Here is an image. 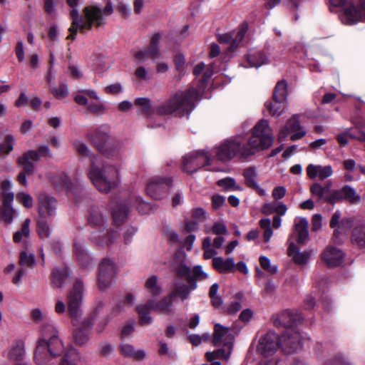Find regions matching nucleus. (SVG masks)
I'll return each mask as SVG.
<instances>
[{"label":"nucleus","instance_id":"1a4fd4ad","mask_svg":"<svg viewBox=\"0 0 365 365\" xmlns=\"http://www.w3.org/2000/svg\"><path fill=\"white\" fill-rule=\"evenodd\" d=\"M87 138L101 153L110 155L119 148V143L110 135L106 125L97 128L93 132L88 133Z\"/></svg>","mask_w":365,"mask_h":365},{"label":"nucleus","instance_id":"c03bdc74","mask_svg":"<svg viewBox=\"0 0 365 365\" xmlns=\"http://www.w3.org/2000/svg\"><path fill=\"white\" fill-rule=\"evenodd\" d=\"M192 290L191 289V286L189 287L187 285H177L174 288V289L170 293L173 295V297H178L180 298L181 300H185L189 297L190 291Z\"/></svg>","mask_w":365,"mask_h":365},{"label":"nucleus","instance_id":"b1692460","mask_svg":"<svg viewBox=\"0 0 365 365\" xmlns=\"http://www.w3.org/2000/svg\"><path fill=\"white\" fill-rule=\"evenodd\" d=\"M292 236L288 240V255L292 258L295 263L298 264H306L312 255V251L304 250V252H300L299 249L295 245L294 241L292 240Z\"/></svg>","mask_w":365,"mask_h":365},{"label":"nucleus","instance_id":"2f4dec72","mask_svg":"<svg viewBox=\"0 0 365 365\" xmlns=\"http://www.w3.org/2000/svg\"><path fill=\"white\" fill-rule=\"evenodd\" d=\"M24 355L25 346L23 341H16L11 345L9 352V357L11 360L20 361Z\"/></svg>","mask_w":365,"mask_h":365},{"label":"nucleus","instance_id":"423d86ee","mask_svg":"<svg viewBox=\"0 0 365 365\" xmlns=\"http://www.w3.org/2000/svg\"><path fill=\"white\" fill-rule=\"evenodd\" d=\"M87 175L96 188L103 193L116 188L120 182V167L107 162L99 166L92 161Z\"/></svg>","mask_w":365,"mask_h":365},{"label":"nucleus","instance_id":"603ef678","mask_svg":"<svg viewBox=\"0 0 365 365\" xmlns=\"http://www.w3.org/2000/svg\"><path fill=\"white\" fill-rule=\"evenodd\" d=\"M103 217L98 209L93 208L88 218V223L92 226H101L103 224Z\"/></svg>","mask_w":365,"mask_h":365},{"label":"nucleus","instance_id":"ea45409f","mask_svg":"<svg viewBox=\"0 0 365 365\" xmlns=\"http://www.w3.org/2000/svg\"><path fill=\"white\" fill-rule=\"evenodd\" d=\"M135 104L140 108V112L145 115H150L154 113V108L151 101L147 98H138L135 100Z\"/></svg>","mask_w":365,"mask_h":365},{"label":"nucleus","instance_id":"a18cd8bd","mask_svg":"<svg viewBox=\"0 0 365 365\" xmlns=\"http://www.w3.org/2000/svg\"><path fill=\"white\" fill-rule=\"evenodd\" d=\"M37 232L41 239L49 237L51 229L47 220L38 219Z\"/></svg>","mask_w":365,"mask_h":365},{"label":"nucleus","instance_id":"bf43d9fd","mask_svg":"<svg viewBox=\"0 0 365 365\" xmlns=\"http://www.w3.org/2000/svg\"><path fill=\"white\" fill-rule=\"evenodd\" d=\"M259 262L261 267L269 273L275 274L277 272V267L276 265L271 264L270 259L268 257L261 256L259 257Z\"/></svg>","mask_w":365,"mask_h":365},{"label":"nucleus","instance_id":"6e6d98bb","mask_svg":"<svg viewBox=\"0 0 365 365\" xmlns=\"http://www.w3.org/2000/svg\"><path fill=\"white\" fill-rule=\"evenodd\" d=\"M74 250L78 260L84 264L88 260V257L83 252V245L80 242H74Z\"/></svg>","mask_w":365,"mask_h":365},{"label":"nucleus","instance_id":"58836bf2","mask_svg":"<svg viewBox=\"0 0 365 365\" xmlns=\"http://www.w3.org/2000/svg\"><path fill=\"white\" fill-rule=\"evenodd\" d=\"M129 209L125 205H116L113 207L112 215L115 222L120 223L124 221L128 215Z\"/></svg>","mask_w":365,"mask_h":365},{"label":"nucleus","instance_id":"bb28decb","mask_svg":"<svg viewBox=\"0 0 365 365\" xmlns=\"http://www.w3.org/2000/svg\"><path fill=\"white\" fill-rule=\"evenodd\" d=\"M307 173L308 177L312 179L319 178L324 180L333 174V170L331 165L322 166L309 164L307 168Z\"/></svg>","mask_w":365,"mask_h":365},{"label":"nucleus","instance_id":"4d7b16f0","mask_svg":"<svg viewBox=\"0 0 365 365\" xmlns=\"http://www.w3.org/2000/svg\"><path fill=\"white\" fill-rule=\"evenodd\" d=\"M34 261L35 259L33 254L26 251L21 252L19 259V264L21 266L32 267Z\"/></svg>","mask_w":365,"mask_h":365},{"label":"nucleus","instance_id":"6e6552de","mask_svg":"<svg viewBox=\"0 0 365 365\" xmlns=\"http://www.w3.org/2000/svg\"><path fill=\"white\" fill-rule=\"evenodd\" d=\"M186 254L182 250H178L170 262L171 269L180 277H186L191 285L192 289L197 288L196 279L204 280L208 277V274L202 269V266H195L192 271L185 264Z\"/></svg>","mask_w":365,"mask_h":365},{"label":"nucleus","instance_id":"49530a36","mask_svg":"<svg viewBox=\"0 0 365 365\" xmlns=\"http://www.w3.org/2000/svg\"><path fill=\"white\" fill-rule=\"evenodd\" d=\"M311 192L313 195L317 197L319 200L324 199L326 201L327 197H330V195H328V188L324 187L319 183L315 182L311 185L310 187Z\"/></svg>","mask_w":365,"mask_h":365},{"label":"nucleus","instance_id":"0eeeda50","mask_svg":"<svg viewBox=\"0 0 365 365\" xmlns=\"http://www.w3.org/2000/svg\"><path fill=\"white\" fill-rule=\"evenodd\" d=\"M202 88H191L186 93H179L158 108L160 114H168L177 111L188 113L194 108V103L202 93Z\"/></svg>","mask_w":365,"mask_h":365},{"label":"nucleus","instance_id":"e2e57ef3","mask_svg":"<svg viewBox=\"0 0 365 365\" xmlns=\"http://www.w3.org/2000/svg\"><path fill=\"white\" fill-rule=\"evenodd\" d=\"M17 200L26 207H31L33 206V199L31 196L25 192H20L16 196Z\"/></svg>","mask_w":365,"mask_h":365},{"label":"nucleus","instance_id":"de8ad7c7","mask_svg":"<svg viewBox=\"0 0 365 365\" xmlns=\"http://www.w3.org/2000/svg\"><path fill=\"white\" fill-rule=\"evenodd\" d=\"M217 185L225 190H229L232 191H240L242 190V187L240 185H237L236 183V181L232 178H226L224 179L219 180L217 181Z\"/></svg>","mask_w":365,"mask_h":365},{"label":"nucleus","instance_id":"cd10ccee","mask_svg":"<svg viewBox=\"0 0 365 365\" xmlns=\"http://www.w3.org/2000/svg\"><path fill=\"white\" fill-rule=\"evenodd\" d=\"M294 234L297 235L296 241L303 245L308 239V221L304 217H297L294 220Z\"/></svg>","mask_w":365,"mask_h":365},{"label":"nucleus","instance_id":"69168bd1","mask_svg":"<svg viewBox=\"0 0 365 365\" xmlns=\"http://www.w3.org/2000/svg\"><path fill=\"white\" fill-rule=\"evenodd\" d=\"M32 319L36 322L43 321L47 317V313L39 309H34L31 312Z\"/></svg>","mask_w":365,"mask_h":365},{"label":"nucleus","instance_id":"f8f14e48","mask_svg":"<svg viewBox=\"0 0 365 365\" xmlns=\"http://www.w3.org/2000/svg\"><path fill=\"white\" fill-rule=\"evenodd\" d=\"M344 227L352 228L351 243L360 248H365V222L354 218H344L341 220L339 228Z\"/></svg>","mask_w":365,"mask_h":365},{"label":"nucleus","instance_id":"f03ea898","mask_svg":"<svg viewBox=\"0 0 365 365\" xmlns=\"http://www.w3.org/2000/svg\"><path fill=\"white\" fill-rule=\"evenodd\" d=\"M59 358L58 365H79L81 353L71 346H65L58 329L46 323L41 328V336L36 342L34 359L38 364H47Z\"/></svg>","mask_w":365,"mask_h":365},{"label":"nucleus","instance_id":"09e8293b","mask_svg":"<svg viewBox=\"0 0 365 365\" xmlns=\"http://www.w3.org/2000/svg\"><path fill=\"white\" fill-rule=\"evenodd\" d=\"M259 226L263 230V237L265 242H269L273 235L271 220L269 218H262L259 221Z\"/></svg>","mask_w":365,"mask_h":365},{"label":"nucleus","instance_id":"dca6fc26","mask_svg":"<svg viewBox=\"0 0 365 365\" xmlns=\"http://www.w3.org/2000/svg\"><path fill=\"white\" fill-rule=\"evenodd\" d=\"M339 17L341 22L347 25L356 24L359 20L365 21V0H361L359 10L351 5L344 7Z\"/></svg>","mask_w":365,"mask_h":365},{"label":"nucleus","instance_id":"774afa93","mask_svg":"<svg viewBox=\"0 0 365 365\" xmlns=\"http://www.w3.org/2000/svg\"><path fill=\"white\" fill-rule=\"evenodd\" d=\"M135 76L140 81L148 80L150 78L148 70L143 66H139L135 69Z\"/></svg>","mask_w":365,"mask_h":365},{"label":"nucleus","instance_id":"6ab92c4d","mask_svg":"<svg viewBox=\"0 0 365 365\" xmlns=\"http://www.w3.org/2000/svg\"><path fill=\"white\" fill-rule=\"evenodd\" d=\"M247 30V25L242 24L236 32L219 35L218 41L220 43H228L230 45L228 49L232 51L240 45Z\"/></svg>","mask_w":365,"mask_h":365},{"label":"nucleus","instance_id":"4468645a","mask_svg":"<svg viewBox=\"0 0 365 365\" xmlns=\"http://www.w3.org/2000/svg\"><path fill=\"white\" fill-rule=\"evenodd\" d=\"M291 133H292V135L290 136V140L292 141L302 138L307 133L296 115L291 118L287 121L286 125L281 129L278 135L279 140H281L286 138Z\"/></svg>","mask_w":365,"mask_h":365},{"label":"nucleus","instance_id":"37998d69","mask_svg":"<svg viewBox=\"0 0 365 365\" xmlns=\"http://www.w3.org/2000/svg\"><path fill=\"white\" fill-rule=\"evenodd\" d=\"M30 222H31L30 220L26 219L24 222L21 229L20 230L16 231L14 234L13 239H14V242H19L20 241H21L23 240V238H27L29 236V235H30V230H29Z\"/></svg>","mask_w":365,"mask_h":365},{"label":"nucleus","instance_id":"39448f33","mask_svg":"<svg viewBox=\"0 0 365 365\" xmlns=\"http://www.w3.org/2000/svg\"><path fill=\"white\" fill-rule=\"evenodd\" d=\"M301 346V336L298 331L289 329L279 338L274 332L269 331L262 336L257 347L258 353L268 356L272 355L279 346L287 354H292Z\"/></svg>","mask_w":365,"mask_h":365},{"label":"nucleus","instance_id":"3c124183","mask_svg":"<svg viewBox=\"0 0 365 365\" xmlns=\"http://www.w3.org/2000/svg\"><path fill=\"white\" fill-rule=\"evenodd\" d=\"M73 145L74 150L78 153V155L82 157H91V152L88 145L81 140H76L73 141Z\"/></svg>","mask_w":365,"mask_h":365},{"label":"nucleus","instance_id":"338daca9","mask_svg":"<svg viewBox=\"0 0 365 365\" xmlns=\"http://www.w3.org/2000/svg\"><path fill=\"white\" fill-rule=\"evenodd\" d=\"M135 322L130 321L125 323L121 330V338H125L129 336L134 330Z\"/></svg>","mask_w":365,"mask_h":365},{"label":"nucleus","instance_id":"864d4df0","mask_svg":"<svg viewBox=\"0 0 365 365\" xmlns=\"http://www.w3.org/2000/svg\"><path fill=\"white\" fill-rule=\"evenodd\" d=\"M340 213L338 212H336L331 217V221H330V226L332 228H335L336 226H338V228L337 229H335L334 230V237L336 238L338 237V235L340 234V233H343V232H345V229L347 228L348 227H344L342 228H339V226L341 225V222H339L340 220Z\"/></svg>","mask_w":365,"mask_h":365},{"label":"nucleus","instance_id":"ddd939ff","mask_svg":"<svg viewBox=\"0 0 365 365\" xmlns=\"http://www.w3.org/2000/svg\"><path fill=\"white\" fill-rule=\"evenodd\" d=\"M117 273V267L113 260L103 259L99 265L98 285L101 289L108 287Z\"/></svg>","mask_w":365,"mask_h":365},{"label":"nucleus","instance_id":"f704fd0d","mask_svg":"<svg viewBox=\"0 0 365 365\" xmlns=\"http://www.w3.org/2000/svg\"><path fill=\"white\" fill-rule=\"evenodd\" d=\"M67 275L68 272L66 268L54 269L51 278L52 287L56 288L62 287Z\"/></svg>","mask_w":365,"mask_h":365},{"label":"nucleus","instance_id":"9b49d317","mask_svg":"<svg viewBox=\"0 0 365 365\" xmlns=\"http://www.w3.org/2000/svg\"><path fill=\"white\" fill-rule=\"evenodd\" d=\"M211 155L206 151H194L183 158L182 169L189 174L194 173L200 168L210 165Z\"/></svg>","mask_w":365,"mask_h":365},{"label":"nucleus","instance_id":"052dcab7","mask_svg":"<svg viewBox=\"0 0 365 365\" xmlns=\"http://www.w3.org/2000/svg\"><path fill=\"white\" fill-rule=\"evenodd\" d=\"M354 135H353L351 132L350 128L346 129L344 132L339 133L336 136L337 142L342 146H344L348 144L349 138H353Z\"/></svg>","mask_w":365,"mask_h":365},{"label":"nucleus","instance_id":"473e14b6","mask_svg":"<svg viewBox=\"0 0 365 365\" xmlns=\"http://www.w3.org/2000/svg\"><path fill=\"white\" fill-rule=\"evenodd\" d=\"M136 312L139 317V323L141 325H148L152 323L153 319L150 316L152 308L149 305V301L145 304H140L136 307Z\"/></svg>","mask_w":365,"mask_h":365},{"label":"nucleus","instance_id":"f257e3e1","mask_svg":"<svg viewBox=\"0 0 365 365\" xmlns=\"http://www.w3.org/2000/svg\"><path fill=\"white\" fill-rule=\"evenodd\" d=\"M273 140L274 136L268 121L261 120L254 126L247 143H242L240 138H230L215 147L213 151L217 160L225 162L237 156L246 158L261 150L267 149L272 145Z\"/></svg>","mask_w":365,"mask_h":365},{"label":"nucleus","instance_id":"e433bc0d","mask_svg":"<svg viewBox=\"0 0 365 365\" xmlns=\"http://www.w3.org/2000/svg\"><path fill=\"white\" fill-rule=\"evenodd\" d=\"M12 183L9 180H5L0 185V195L2 202H13L14 198V192L11 191Z\"/></svg>","mask_w":365,"mask_h":365},{"label":"nucleus","instance_id":"a19ab883","mask_svg":"<svg viewBox=\"0 0 365 365\" xmlns=\"http://www.w3.org/2000/svg\"><path fill=\"white\" fill-rule=\"evenodd\" d=\"M11 203L12 202H2V206L0 209L2 218L6 223H11L15 216L16 212L13 209Z\"/></svg>","mask_w":365,"mask_h":365},{"label":"nucleus","instance_id":"20e7f679","mask_svg":"<svg viewBox=\"0 0 365 365\" xmlns=\"http://www.w3.org/2000/svg\"><path fill=\"white\" fill-rule=\"evenodd\" d=\"M113 11V9L110 0L107 1V4L103 10L95 5L86 6L83 10L85 20L78 14L77 9H73L71 11L72 24L68 29L70 34L67 38L74 40L78 29L81 33H84L86 30H91L93 26L99 27L104 25V16H110Z\"/></svg>","mask_w":365,"mask_h":365},{"label":"nucleus","instance_id":"7c9ffc66","mask_svg":"<svg viewBox=\"0 0 365 365\" xmlns=\"http://www.w3.org/2000/svg\"><path fill=\"white\" fill-rule=\"evenodd\" d=\"M120 349L122 354L128 357L133 358L135 360H143L146 356V354L143 349L135 350L132 345L128 344H122Z\"/></svg>","mask_w":365,"mask_h":365},{"label":"nucleus","instance_id":"72a5a7b5","mask_svg":"<svg viewBox=\"0 0 365 365\" xmlns=\"http://www.w3.org/2000/svg\"><path fill=\"white\" fill-rule=\"evenodd\" d=\"M145 288L153 297L158 296L163 292L162 287L158 282V279L155 275H152L146 279Z\"/></svg>","mask_w":365,"mask_h":365},{"label":"nucleus","instance_id":"a211bd4d","mask_svg":"<svg viewBox=\"0 0 365 365\" xmlns=\"http://www.w3.org/2000/svg\"><path fill=\"white\" fill-rule=\"evenodd\" d=\"M339 200H346L352 204H356L360 202L361 197L353 187L346 185L341 190L332 191L330 197H326V201L329 203Z\"/></svg>","mask_w":365,"mask_h":365},{"label":"nucleus","instance_id":"680f3d73","mask_svg":"<svg viewBox=\"0 0 365 365\" xmlns=\"http://www.w3.org/2000/svg\"><path fill=\"white\" fill-rule=\"evenodd\" d=\"M134 296L131 294H128L123 302L118 303L113 309L115 314H118L124 309V307L126 304H132L134 301Z\"/></svg>","mask_w":365,"mask_h":365},{"label":"nucleus","instance_id":"8fccbe9b","mask_svg":"<svg viewBox=\"0 0 365 365\" xmlns=\"http://www.w3.org/2000/svg\"><path fill=\"white\" fill-rule=\"evenodd\" d=\"M14 138L11 135H6L4 141L0 144V155H7L14 149Z\"/></svg>","mask_w":365,"mask_h":365},{"label":"nucleus","instance_id":"a878e982","mask_svg":"<svg viewBox=\"0 0 365 365\" xmlns=\"http://www.w3.org/2000/svg\"><path fill=\"white\" fill-rule=\"evenodd\" d=\"M268 62L267 57L259 50H250L245 56V61L243 66L245 68L255 67L258 68Z\"/></svg>","mask_w":365,"mask_h":365},{"label":"nucleus","instance_id":"4c0bfd02","mask_svg":"<svg viewBox=\"0 0 365 365\" xmlns=\"http://www.w3.org/2000/svg\"><path fill=\"white\" fill-rule=\"evenodd\" d=\"M160 39L161 36L159 34H154L152 36L150 46L147 48L150 58L153 60L158 58L161 56V53L158 47Z\"/></svg>","mask_w":365,"mask_h":365},{"label":"nucleus","instance_id":"f3484780","mask_svg":"<svg viewBox=\"0 0 365 365\" xmlns=\"http://www.w3.org/2000/svg\"><path fill=\"white\" fill-rule=\"evenodd\" d=\"M302 319V316L300 313L297 312L286 310L282 313L274 315L272 317V322L274 325L277 327H288L289 329L286 331V332L289 329H293L295 331H297L294 329L292 328V327L301 322Z\"/></svg>","mask_w":365,"mask_h":365},{"label":"nucleus","instance_id":"79ce46f5","mask_svg":"<svg viewBox=\"0 0 365 365\" xmlns=\"http://www.w3.org/2000/svg\"><path fill=\"white\" fill-rule=\"evenodd\" d=\"M129 204L135 207L138 212L141 214H147L150 210V206L144 202L140 197L133 195L129 201Z\"/></svg>","mask_w":365,"mask_h":365},{"label":"nucleus","instance_id":"c9c22d12","mask_svg":"<svg viewBox=\"0 0 365 365\" xmlns=\"http://www.w3.org/2000/svg\"><path fill=\"white\" fill-rule=\"evenodd\" d=\"M232 351V347H225L223 346L222 349H219L212 352H207L205 354V356L209 361H212L217 359L227 360L231 355Z\"/></svg>","mask_w":365,"mask_h":365},{"label":"nucleus","instance_id":"5701e85b","mask_svg":"<svg viewBox=\"0 0 365 365\" xmlns=\"http://www.w3.org/2000/svg\"><path fill=\"white\" fill-rule=\"evenodd\" d=\"M40 160V155L36 150H29L25 152L21 156L17 159V163L23 168V170L28 174L31 175L35 169L34 163Z\"/></svg>","mask_w":365,"mask_h":365},{"label":"nucleus","instance_id":"412c9836","mask_svg":"<svg viewBox=\"0 0 365 365\" xmlns=\"http://www.w3.org/2000/svg\"><path fill=\"white\" fill-rule=\"evenodd\" d=\"M56 200L47 195L43 194L38 200V219L48 220L56 214Z\"/></svg>","mask_w":365,"mask_h":365},{"label":"nucleus","instance_id":"5fc2aeb1","mask_svg":"<svg viewBox=\"0 0 365 365\" xmlns=\"http://www.w3.org/2000/svg\"><path fill=\"white\" fill-rule=\"evenodd\" d=\"M86 108L90 112L96 114H102L106 110L105 105L98 99L95 102L88 103Z\"/></svg>","mask_w":365,"mask_h":365},{"label":"nucleus","instance_id":"aec40b11","mask_svg":"<svg viewBox=\"0 0 365 365\" xmlns=\"http://www.w3.org/2000/svg\"><path fill=\"white\" fill-rule=\"evenodd\" d=\"M234 336L230 333L229 328L220 324H215L213 334V344L215 346H224L225 347H233Z\"/></svg>","mask_w":365,"mask_h":365},{"label":"nucleus","instance_id":"c85d7f7f","mask_svg":"<svg viewBox=\"0 0 365 365\" xmlns=\"http://www.w3.org/2000/svg\"><path fill=\"white\" fill-rule=\"evenodd\" d=\"M173 295L170 294L156 302L153 300H149V305L153 311L165 314H169L173 312Z\"/></svg>","mask_w":365,"mask_h":365},{"label":"nucleus","instance_id":"13d9d810","mask_svg":"<svg viewBox=\"0 0 365 365\" xmlns=\"http://www.w3.org/2000/svg\"><path fill=\"white\" fill-rule=\"evenodd\" d=\"M51 93L58 99L64 98L68 93V88L66 84L61 83L58 88L51 89Z\"/></svg>","mask_w":365,"mask_h":365},{"label":"nucleus","instance_id":"4be33fe9","mask_svg":"<svg viewBox=\"0 0 365 365\" xmlns=\"http://www.w3.org/2000/svg\"><path fill=\"white\" fill-rule=\"evenodd\" d=\"M322 259L328 267H338L344 259V253L336 247L328 246L322 253Z\"/></svg>","mask_w":365,"mask_h":365},{"label":"nucleus","instance_id":"7ed1b4c3","mask_svg":"<svg viewBox=\"0 0 365 365\" xmlns=\"http://www.w3.org/2000/svg\"><path fill=\"white\" fill-rule=\"evenodd\" d=\"M83 284L76 280L69 291L68 299V312L71 319L75 342L78 345L85 344L88 339L93 322L88 317L82 318V303L83 298Z\"/></svg>","mask_w":365,"mask_h":365},{"label":"nucleus","instance_id":"c756f323","mask_svg":"<svg viewBox=\"0 0 365 365\" xmlns=\"http://www.w3.org/2000/svg\"><path fill=\"white\" fill-rule=\"evenodd\" d=\"M212 266L219 272H229L233 270L235 264L232 257L223 259L215 257L212 259Z\"/></svg>","mask_w":365,"mask_h":365},{"label":"nucleus","instance_id":"393cba45","mask_svg":"<svg viewBox=\"0 0 365 365\" xmlns=\"http://www.w3.org/2000/svg\"><path fill=\"white\" fill-rule=\"evenodd\" d=\"M244 178L245 179L246 185L255 190V192L261 195H266L267 192L264 189L260 187L257 182L258 173L255 168L249 167L244 170Z\"/></svg>","mask_w":365,"mask_h":365},{"label":"nucleus","instance_id":"2eb2a0df","mask_svg":"<svg viewBox=\"0 0 365 365\" xmlns=\"http://www.w3.org/2000/svg\"><path fill=\"white\" fill-rule=\"evenodd\" d=\"M170 185L171 181L169 178L154 177L148 182L147 194L155 200L161 199Z\"/></svg>","mask_w":365,"mask_h":365},{"label":"nucleus","instance_id":"9d476101","mask_svg":"<svg viewBox=\"0 0 365 365\" xmlns=\"http://www.w3.org/2000/svg\"><path fill=\"white\" fill-rule=\"evenodd\" d=\"M287 85L285 81H279L275 86L273 101L267 105L272 116H279L287 107Z\"/></svg>","mask_w":365,"mask_h":365},{"label":"nucleus","instance_id":"0e129e2a","mask_svg":"<svg viewBox=\"0 0 365 365\" xmlns=\"http://www.w3.org/2000/svg\"><path fill=\"white\" fill-rule=\"evenodd\" d=\"M58 0H44V10L48 15H54Z\"/></svg>","mask_w":365,"mask_h":365}]
</instances>
